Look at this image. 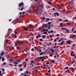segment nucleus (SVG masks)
<instances>
[{"mask_svg":"<svg viewBox=\"0 0 76 76\" xmlns=\"http://www.w3.org/2000/svg\"><path fill=\"white\" fill-rule=\"evenodd\" d=\"M23 5V2H21L19 4V5H18V7H22V6Z\"/></svg>","mask_w":76,"mask_h":76,"instance_id":"f257e3e1","label":"nucleus"},{"mask_svg":"<svg viewBox=\"0 0 76 76\" xmlns=\"http://www.w3.org/2000/svg\"><path fill=\"white\" fill-rule=\"evenodd\" d=\"M14 32L15 33V34H14L13 33L12 34V35H14L15 36V38H17V36L16 35V34H17V32H16V31H14Z\"/></svg>","mask_w":76,"mask_h":76,"instance_id":"f03ea898","label":"nucleus"},{"mask_svg":"<svg viewBox=\"0 0 76 76\" xmlns=\"http://www.w3.org/2000/svg\"><path fill=\"white\" fill-rule=\"evenodd\" d=\"M69 2L70 4H74V3L73 2H74V1L73 0H71V1H69Z\"/></svg>","mask_w":76,"mask_h":76,"instance_id":"7ed1b4c3","label":"nucleus"},{"mask_svg":"<svg viewBox=\"0 0 76 76\" xmlns=\"http://www.w3.org/2000/svg\"><path fill=\"white\" fill-rule=\"evenodd\" d=\"M10 32H11V31H10V29H8V31H7V32L8 33V35H9V34H10Z\"/></svg>","mask_w":76,"mask_h":76,"instance_id":"20e7f679","label":"nucleus"},{"mask_svg":"<svg viewBox=\"0 0 76 76\" xmlns=\"http://www.w3.org/2000/svg\"><path fill=\"white\" fill-rule=\"evenodd\" d=\"M74 6L73 5H72L70 7V9H71L72 10H73L74 9Z\"/></svg>","mask_w":76,"mask_h":76,"instance_id":"39448f33","label":"nucleus"},{"mask_svg":"<svg viewBox=\"0 0 76 76\" xmlns=\"http://www.w3.org/2000/svg\"><path fill=\"white\" fill-rule=\"evenodd\" d=\"M72 42V41L70 40H69V41H67V42L68 43V44H70V42Z\"/></svg>","mask_w":76,"mask_h":76,"instance_id":"423d86ee","label":"nucleus"},{"mask_svg":"<svg viewBox=\"0 0 76 76\" xmlns=\"http://www.w3.org/2000/svg\"><path fill=\"white\" fill-rule=\"evenodd\" d=\"M33 63H34V61L32 60L31 61V64L32 65V67H34V65H33Z\"/></svg>","mask_w":76,"mask_h":76,"instance_id":"0eeeda50","label":"nucleus"},{"mask_svg":"<svg viewBox=\"0 0 76 76\" xmlns=\"http://www.w3.org/2000/svg\"><path fill=\"white\" fill-rule=\"evenodd\" d=\"M23 29H24L26 31H28V28H26V27H23Z\"/></svg>","mask_w":76,"mask_h":76,"instance_id":"6e6552de","label":"nucleus"},{"mask_svg":"<svg viewBox=\"0 0 76 76\" xmlns=\"http://www.w3.org/2000/svg\"><path fill=\"white\" fill-rule=\"evenodd\" d=\"M66 32H65V33L66 34H67V33H69V32H70V31H69L67 29H66Z\"/></svg>","mask_w":76,"mask_h":76,"instance_id":"1a4fd4ad","label":"nucleus"},{"mask_svg":"<svg viewBox=\"0 0 76 76\" xmlns=\"http://www.w3.org/2000/svg\"><path fill=\"white\" fill-rule=\"evenodd\" d=\"M58 51V50L57 49H56L54 51L55 53H57Z\"/></svg>","mask_w":76,"mask_h":76,"instance_id":"9d476101","label":"nucleus"},{"mask_svg":"<svg viewBox=\"0 0 76 76\" xmlns=\"http://www.w3.org/2000/svg\"><path fill=\"white\" fill-rule=\"evenodd\" d=\"M54 15H56L57 16H59V14L58 12H55L54 13Z\"/></svg>","mask_w":76,"mask_h":76,"instance_id":"9b49d317","label":"nucleus"},{"mask_svg":"<svg viewBox=\"0 0 76 76\" xmlns=\"http://www.w3.org/2000/svg\"><path fill=\"white\" fill-rule=\"evenodd\" d=\"M64 43V41H62V42H61L60 43V45H63Z\"/></svg>","mask_w":76,"mask_h":76,"instance_id":"f8f14e48","label":"nucleus"},{"mask_svg":"<svg viewBox=\"0 0 76 76\" xmlns=\"http://www.w3.org/2000/svg\"><path fill=\"white\" fill-rule=\"evenodd\" d=\"M50 20V19L48 18H47L46 19V22H48V21H49V20Z\"/></svg>","mask_w":76,"mask_h":76,"instance_id":"ddd939ff","label":"nucleus"},{"mask_svg":"<svg viewBox=\"0 0 76 76\" xmlns=\"http://www.w3.org/2000/svg\"><path fill=\"white\" fill-rule=\"evenodd\" d=\"M4 54V52H2V53H1V56H3Z\"/></svg>","mask_w":76,"mask_h":76,"instance_id":"4468645a","label":"nucleus"},{"mask_svg":"<svg viewBox=\"0 0 76 76\" xmlns=\"http://www.w3.org/2000/svg\"><path fill=\"white\" fill-rule=\"evenodd\" d=\"M48 27V25H47V24H46L44 26V28H47Z\"/></svg>","mask_w":76,"mask_h":76,"instance_id":"2eb2a0df","label":"nucleus"},{"mask_svg":"<svg viewBox=\"0 0 76 76\" xmlns=\"http://www.w3.org/2000/svg\"><path fill=\"white\" fill-rule=\"evenodd\" d=\"M39 0L41 1H42L41 0ZM34 1H35L36 3H37V2L39 1H38V0H34Z\"/></svg>","mask_w":76,"mask_h":76,"instance_id":"dca6fc26","label":"nucleus"},{"mask_svg":"<svg viewBox=\"0 0 76 76\" xmlns=\"http://www.w3.org/2000/svg\"><path fill=\"white\" fill-rule=\"evenodd\" d=\"M71 56H73V57H75V55H74V54H72V52L71 53Z\"/></svg>","mask_w":76,"mask_h":76,"instance_id":"f3484780","label":"nucleus"},{"mask_svg":"<svg viewBox=\"0 0 76 76\" xmlns=\"http://www.w3.org/2000/svg\"><path fill=\"white\" fill-rule=\"evenodd\" d=\"M18 44L19 45H20L21 44V41H18Z\"/></svg>","mask_w":76,"mask_h":76,"instance_id":"a211bd4d","label":"nucleus"},{"mask_svg":"<svg viewBox=\"0 0 76 76\" xmlns=\"http://www.w3.org/2000/svg\"><path fill=\"white\" fill-rule=\"evenodd\" d=\"M50 27H51V24H50L48 26V29H50Z\"/></svg>","mask_w":76,"mask_h":76,"instance_id":"6ab92c4d","label":"nucleus"},{"mask_svg":"<svg viewBox=\"0 0 76 76\" xmlns=\"http://www.w3.org/2000/svg\"><path fill=\"white\" fill-rule=\"evenodd\" d=\"M51 51L52 52V53H54V49H53L51 50Z\"/></svg>","mask_w":76,"mask_h":76,"instance_id":"aec40b11","label":"nucleus"},{"mask_svg":"<svg viewBox=\"0 0 76 76\" xmlns=\"http://www.w3.org/2000/svg\"><path fill=\"white\" fill-rule=\"evenodd\" d=\"M2 60L3 61H4V57H3L2 58Z\"/></svg>","mask_w":76,"mask_h":76,"instance_id":"412c9836","label":"nucleus"},{"mask_svg":"<svg viewBox=\"0 0 76 76\" xmlns=\"http://www.w3.org/2000/svg\"><path fill=\"white\" fill-rule=\"evenodd\" d=\"M66 69H69V67L68 66L66 67V68H65L64 69L66 70Z\"/></svg>","mask_w":76,"mask_h":76,"instance_id":"4be33fe9","label":"nucleus"},{"mask_svg":"<svg viewBox=\"0 0 76 76\" xmlns=\"http://www.w3.org/2000/svg\"><path fill=\"white\" fill-rule=\"evenodd\" d=\"M38 36L39 37H41V36H40V35L39 34V33H38Z\"/></svg>","mask_w":76,"mask_h":76,"instance_id":"5701e85b","label":"nucleus"},{"mask_svg":"<svg viewBox=\"0 0 76 76\" xmlns=\"http://www.w3.org/2000/svg\"><path fill=\"white\" fill-rule=\"evenodd\" d=\"M37 10H39V9L38 8H37V9H35V11H36V12H38Z\"/></svg>","mask_w":76,"mask_h":76,"instance_id":"b1692460","label":"nucleus"},{"mask_svg":"<svg viewBox=\"0 0 76 76\" xmlns=\"http://www.w3.org/2000/svg\"><path fill=\"white\" fill-rule=\"evenodd\" d=\"M75 61H72V63H71V64H73V63H75Z\"/></svg>","mask_w":76,"mask_h":76,"instance_id":"393cba45","label":"nucleus"},{"mask_svg":"<svg viewBox=\"0 0 76 76\" xmlns=\"http://www.w3.org/2000/svg\"><path fill=\"white\" fill-rule=\"evenodd\" d=\"M24 16H25V15H22L20 16V17L21 18H23V17H24Z\"/></svg>","mask_w":76,"mask_h":76,"instance_id":"a878e982","label":"nucleus"},{"mask_svg":"<svg viewBox=\"0 0 76 76\" xmlns=\"http://www.w3.org/2000/svg\"><path fill=\"white\" fill-rule=\"evenodd\" d=\"M9 65H10V66H12V67H13V65H12L11 64H10Z\"/></svg>","mask_w":76,"mask_h":76,"instance_id":"bb28decb","label":"nucleus"},{"mask_svg":"<svg viewBox=\"0 0 76 76\" xmlns=\"http://www.w3.org/2000/svg\"><path fill=\"white\" fill-rule=\"evenodd\" d=\"M39 41H43V39H39Z\"/></svg>","mask_w":76,"mask_h":76,"instance_id":"cd10ccee","label":"nucleus"},{"mask_svg":"<svg viewBox=\"0 0 76 76\" xmlns=\"http://www.w3.org/2000/svg\"><path fill=\"white\" fill-rule=\"evenodd\" d=\"M23 9V7H22L21 9V10H21V11H22Z\"/></svg>","mask_w":76,"mask_h":76,"instance_id":"c85d7f7f","label":"nucleus"},{"mask_svg":"<svg viewBox=\"0 0 76 76\" xmlns=\"http://www.w3.org/2000/svg\"><path fill=\"white\" fill-rule=\"evenodd\" d=\"M12 48H10V51H12Z\"/></svg>","mask_w":76,"mask_h":76,"instance_id":"c756f323","label":"nucleus"},{"mask_svg":"<svg viewBox=\"0 0 76 76\" xmlns=\"http://www.w3.org/2000/svg\"><path fill=\"white\" fill-rule=\"evenodd\" d=\"M45 35H43V36H42V38H43V39H44L45 38Z\"/></svg>","mask_w":76,"mask_h":76,"instance_id":"7c9ffc66","label":"nucleus"},{"mask_svg":"<svg viewBox=\"0 0 76 76\" xmlns=\"http://www.w3.org/2000/svg\"><path fill=\"white\" fill-rule=\"evenodd\" d=\"M51 62H52V63H55V62L53 60H52L51 61Z\"/></svg>","mask_w":76,"mask_h":76,"instance_id":"2f4dec72","label":"nucleus"},{"mask_svg":"<svg viewBox=\"0 0 76 76\" xmlns=\"http://www.w3.org/2000/svg\"><path fill=\"white\" fill-rule=\"evenodd\" d=\"M5 42L6 43H7V42H8V40H5Z\"/></svg>","mask_w":76,"mask_h":76,"instance_id":"473e14b6","label":"nucleus"},{"mask_svg":"<svg viewBox=\"0 0 76 76\" xmlns=\"http://www.w3.org/2000/svg\"><path fill=\"white\" fill-rule=\"evenodd\" d=\"M47 33V32H44L43 33L44 34H46Z\"/></svg>","mask_w":76,"mask_h":76,"instance_id":"72a5a7b5","label":"nucleus"},{"mask_svg":"<svg viewBox=\"0 0 76 76\" xmlns=\"http://www.w3.org/2000/svg\"><path fill=\"white\" fill-rule=\"evenodd\" d=\"M40 58H41V59H43V57H39Z\"/></svg>","mask_w":76,"mask_h":76,"instance_id":"f704fd0d","label":"nucleus"},{"mask_svg":"<svg viewBox=\"0 0 76 76\" xmlns=\"http://www.w3.org/2000/svg\"><path fill=\"white\" fill-rule=\"evenodd\" d=\"M58 20H59V21H63V20L61 19H59Z\"/></svg>","mask_w":76,"mask_h":76,"instance_id":"c9c22d12","label":"nucleus"},{"mask_svg":"<svg viewBox=\"0 0 76 76\" xmlns=\"http://www.w3.org/2000/svg\"><path fill=\"white\" fill-rule=\"evenodd\" d=\"M63 29H64V30H65V29H66H66H67V28H62Z\"/></svg>","mask_w":76,"mask_h":76,"instance_id":"e433bc0d","label":"nucleus"},{"mask_svg":"<svg viewBox=\"0 0 76 76\" xmlns=\"http://www.w3.org/2000/svg\"><path fill=\"white\" fill-rule=\"evenodd\" d=\"M20 71H22L23 70V69H22V68H21L20 70H19Z\"/></svg>","mask_w":76,"mask_h":76,"instance_id":"4c0bfd02","label":"nucleus"},{"mask_svg":"<svg viewBox=\"0 0 76 76\" xmlns=\"http://www.w3.org/2000/svg\"><path fill=\"white\" fill-rule=\"evenodd\" d=\"M68 21V20H64V22H67Z\"/></svg>","mask_w":76,"mask_h":76,"instance_id":"58836bf2","label":"nucleus"},{"mask_svg":"<svg viewBox=\"0 0 76 76\" xmlns=\"http://www.w3.org/2000/svg\"><path fill=\"white\" fill-rule=\"evenodd\" d=\"M75 70V69H72V72L73 73V72H75V71L74 70Z\"/></svg>","mask_w":76,"mask_h":76,"instance_id":"ea45409f","label":"nucleus"},{"mask_svg":"<svg viewBox=\"0 0 76 76\" xmlns=\"http://www.w3.org/2000/svg\"><path fill=\"white\" fill-rule=\"evenodd\" d=\"M62 25H63V24H62V23H60V26H62Z\"/></svg>","mask_w":76,"mask_h":76,"instance_id":"a19ab883","label":"nucleus"},{"mask_svg":"<svg viewBox=\"0 0 76 76\" xmlns=\"http://www.w3.org/2000/svg\"><path fill=\"white\" fill-rule=\"evenodd\" d=\"M51 24V22H49L47 24H48V25H50V24Z\"/></svg>","mask_w":76,"mask_h":76,"instance_id":"79ce46f5","label":"nucleus"},{"mask_svg":"<svg viewBox=\"0 0 76 76\" xmlns=\"http://www.w3.org/2000/svg\"><path fill=\"white\" fill-rule=\"evenodd\" d=\"M48 4H51V3L49 1H48Z\"/></svg>","mask_w":76,"mask_h":76,"instance_id":"37998d69","label":"nucleus"},{"mask_svg":"<svg viewBox=\"0 0 76 76\" xmlns=\"http://www.w3.org/2000/svg\"><path fill=\"white\" fill-rule=\"evenodd\" d=\"M45 28V27H44V26H42V29H44Z\"/></svg>","mask_w":76,"mask_h":76,"instance_id":"c03bdc74","label":"nucleus"},{"mask_svg":"<svg viewBox=\"0 0 76 76\" xmlns=\"http://www.w3.org/2000/svg\"><path fill=\"white\" fill-rule=\"evenodd\" d=\"M53 56V55L52 54H50L49 56L50 57H51V56Z\"/></svg>","mask_w":76,"mask_h":76,"instance_id":"a18cd8bd","label":"nucleus"},{"mask_svg":"<svg viewBox=\"0 0 76 76\" xmlns=\"http://www.w3.org/2000/svg\"><path fill=\"white\" fill-rule=\"evenodd\" d=\"M62 5H60V7H59V8L60 9H61V7H62Z\"/></svg>","mask_w":76,"mask_h":76,"instance_id":"49530a36","label":"nucleus"},{"mask_svg":"<svg viewBox=\"0 0 76 76\" xmlns=\"http://www.w3.org/2000/svg\"><path fill=\"white\" fill-rule=\"evenodd\" d=\"M43 54V53H40V55H42Z\"/></svg>","mask_w":76,"mask_h":76,"instance_id":"de8ad7c7","label":"nucleus"},{"mask_svg":"<svg viewBox=\"0 0 76 76\" xmlns=\"http://www.w3.org/2000/svg\"><path fill=\"white\" fill-rule=\"evenodd\" d=\"M53 48H56V45H55V46H54Z\"/></svg>","mask_w":76,"mask_h":76,"instance_id":"09e8293b","label":"nucleus"},{"mask_svg":"<svg viewBox=\"0 0 76 76\" xmlns=\"http://www.w3.org/2000/svg\"><path fill=\"white\" fill-rule=\"evenodd\" d=\"M18 67H21L22 66V64H20V65H18Z\"/></svg>","mask_w":76,"mask_h":76,"instance_id":"8fccbe9b","label":"nucleus"},{"mask_svg":"<svg viewBox=\"0 0 76 76\" xmlns=\"http://www.w3.org/2000/svg\"><path fill=\"white\" fill-rule=\"evenodd\" d=\"M12 61H13V60L12 59H11L10 60V62H12Z\"/></svg>","mask_w":76,"mask_h":76,"instance_id":"3c124183","label":"nucleus"},{"mask_svg":"<svg viewBox=\"0 0 76 76\" xmlns=\"http://www.w3.org/2000/svg\"><path fill=\"white\" fill-rule=\"evenodd\" d=\"M46 75H47V76H48V75H49V74H48V73H46Z\"/></svg>","mask_w":76,"mask_h":76,"instance_id":"603ef678","label":"nucleus"},{"mask_svg":"<svg viewBox=\"0 0 76 76\" xmlns=\"http://www.w3.org/2000/svg\"><path fill=\"white\" fill-rule=\"evenodd\" d=\"M14 64H18V62H14Z\"/></svg>","mask_w":76,"mask_h":76,"instance_id":"864d4df0","label":"nucleus"},{"mask_svg":"<svg viewBox=\"0 0 76 76\" xmlns=\"http://www.w3.org/2000/svg\"><path fill=\"white\" fill-rule=\"evenodd\" d=\"M38 37V36H37L36 37V38H37V39L39 38V37Z\"/></svg>","mask_w":76,"mask_h":76,"instance_id":"5fc2aeb1","label":"nucleus"},{"mask_svg":"<svg viewBox=\"0 0 76 76\" xmlns=\"http://www.w3.org/2000/svg\"><path fill=\"white\" fill-rule=\"evenodd\" d=\"M53 32H54V31H53V30H51V31H50V32L51 33H53Z\"/></svg>","mask_w":76,"mask_h":76,"instance_id":"6e6d98bb","label":"nucleus"},{"mask_svg":"<svg viewBox=\"0 0 76 76\" xmlns=\"http://www.w3.org/2000/svg\"><path fill=\"white\" fill-rule=\"evenodd\" d=\"M25 61H28V59H26L25 60Z\"/></svg>","mask_w":76,"mask_h":76,"instance_id":"4d7b16f0","label":"nucleus"},{"mask_svg":"<svg viewBox=\"0 0 76 76\" xmlns=\"http://www.w3.org/2000/svg\"><path fill=\"white\" fill-rule=\"evenodd\" d=\"M72 32H73V31H74L73 29H74V28H72Z\"/></svg>","mask_w":76,"mask_h":76,"instance_id":"13d9d810","label":"nucleus"},{"mask_svg":"<svg viewBox=\"0 0 76 76\" xmlns=\"http://www.w3.org/2000/svg\"><path fill=\"white\" fill-rule=\"evenodd\" d=\"M50 72H51V70L49 69L48 71V73H50Z\"/></svg>","mask_w":76,"mask_h":76,"instance_id":"bf43d9fd","label":"nucleus"},{"mask_svg":"<svg viewBox=\"0 0 76 76\" xmlns=\"http://www.w3.org/2000/svg\"><path fill=\"white\" fill-rule=\"evenodd\" d=\"M49 36H50V37L51 38H52V36L51 35H49Z\"/></svg>","mask_w":76,"mask_h":76,"instance_id":"052dcab7","label":"nucleus"},{"mask_svg":"<svg viewBox=\"0 0 76 76\" xmlns=\"http://www.w3.org/2000/svg\"><path fill=\"white\" fill-rule=\"evenodd\" d=\"M49 36H50V37L51 38H52V36L51 35H49Z\"/></svg>","mask_w":76,"mask_h":76,"instance_id":"680f3d73","label":"nucleus"},{"mask_svg":"<svg viewBox=\"0 0 76 76\" xmlns=\"http://www.w3.org/2000/svg\"><path fill=\"white\" fill-rule=\"evenodd\" d=\"M67 23L69 25H71V23Z\"/></svg>","mask_w":76,"mask_h":76,"instance_id":"e2e57ef3","label":"nucleus"},{"mask_svg":"<svg viewBox=\"0 0 76 76\" xmlns=\"http://www.w3.org/2000/svg\"><path fill=\"white\" fill-rule=\"evenodd\" d=\"M26 74H28V71H26Z\"/></svg>","mask_w":76,"mask_h":76,"instance_id":"0e129e2a","label":"nucleus"},{"mask_svg":"<svg viewBox=\"0 0 76 76\" xmlns=\"http://www.w3.org/2000/svg\"><path fill=\"white\" fill-rule=\"evenodd\" d=\"M52 9L53 10H56V9H55L54 8H53Z\"/></svg>","mask_w":76,"mask_h":76,"instance_id":"69168bd1","label":"nucleus"},{"mask_svg":"<svg viewBox=\"0 0 76 76\" xmlns=\"http://www.w3.org/2000/svg\"><path fill=\"white\" fill-rule=\"evenodd\" d=\"M34 49H33V48L31 49V50L32 51H34Z\"/></svg>","mask_w":76,"mask_h":76,"instance_id":"338daca9","label":"nucleus"},{"mask_svg":"<svg viewBox=\"0 0 76 76\" xmlns=\"http://www.w3.org/2000/svg\"><path fill=\"white\" fill-rule=\"evenodd\" d=\"M2 72H4V69H2Z\"/></svg>","mask_w":76,"mask_h":76,"instance_id":"774afa93","label":"nucleus"}]
</instances>
